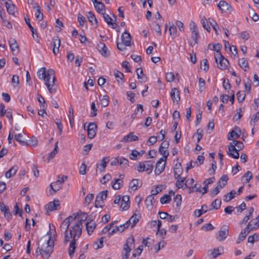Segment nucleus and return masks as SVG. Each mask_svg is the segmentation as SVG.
<instances>
[{"label":"nucleus","instance_id":"63","mask_svg":"<svg viewBox=\"0 0 259 259\" xmlns=\"http://www.w3.org/2000/svg\"><path fill=\"white\" fill-rule=\"evenodd\" d=\"M205 80L202 78H199V88L200 92H202L205 89Z\"/></svg>","mask_w":259,"mask_h":259},{"label":"nucleus","instance_id":"12","mask_svg":"<svg viewBox=\"0 0 259 259\" xmlns=\"http://www.w3.org/2000/svg\"><path fill=\"white\" fill-rule=\"evenodd\" d=\"M97 126L95 123H90L87 127L88 136L89 139L94 138L96 135Z\"/></svg>","mask_w":259,"mask_h":259},{"label":"nucleus","instance_id":"62","mask_svg":"<svg viewBox=\"0 0 259 259\" xmlns=\"http://www.w3.org/2000/svg\"><path fill=\"white\" fill-rule=\"evenodd\" d=\"M114 76L118 82H119V80H121L124 77L123 74L117 70H114Z\"/></svg>","mask_w":259,"mask_h":259},{"label":"nucleus","instance_id":"49","mask_svg":"<svg viewBox=\"0 0 259 259\" xmlns=\"http://www.w3.org/2000/svg\"><path fill=\"white\" fill-rule=\"evenodd\" d=\"M129 157L130 158L133 160H137L140 158L139 151L136 150H133Z\"/></svg>","mask_w":259,"mask_h":259},{"label":"nucleus","instance_id":"11","mask_svg":"<svg viewBox=\"0 0 259 259\" xmlns=\"http://www.w3.org/2000/svg\"><path fill=\"white\" fill-rule=\"evenodd\" d=\"M218 7L222 13L227 11L230 13L233 11L232 7L225 1H221L218 4Z\"/></svg>","mask_w":259,"mask_h":259},{"label":"nucleus","instance_id":"23","mask_svg":"<svg viewBox=\"0 0 259 259\" xmlns=\"http://www.w3.org/2000/svg\"><path fill=\"white\" fill-rule=\"evenodd\" d=\"M5 5L8 13L10 15H14L15 6L12 3L11 1H6V2H5Z\"/></svg>","mask_w":259,"mask_h":259},{"label":"nucleus","instance_id":"56","mask_svg":"<svg viewBox=\"0 0 259 259\" xmlns=\"http://www.w3.org/2000/svg\"><path fill=\"white\" fill-rule=\"evenodd\" d=\"M221 205V200L219 199H215L212 201L211 204V206L213 209H218L220 208Z\"/></svg>","mask_w":259,"mask_h":259},{"label":"nucleus","instance_id":"34","mask_svg":"<svg viewBox=\"0 0 259 259\" xmlns=\"http://www.w3.org/2000/svg\"><path fill=\"white\" fill-rule=\"evenodd\" d=\"M207 211V206L205 204L202 205L201 209H196L194 212V214L195 217L198 218L201 216V214L206 212Z\"/></svg>","mask_w":259,"mask_h":259},{"label":"nucleus","instance_id":"1","mask_svg":"<svg viewBox=\"0 0 259 259\" xmlns=\"http://www.w3.org/2000/svg\"><path fill=\"white\" fill-rule=\"evenodd\" d=\"M37 74L39 79L45 81V84L50 93H54L56 92V77L53 69H50L46 71V68L42 67L38 70Z\"/></svg>","mask_w":259,"mask_h":259},{"label":"nucleus","instance_id":"51","mask_svg":"<svg viewBox=\"0 0 259 259\" xmlns=\"http://www.w3.org/2000/svg\"><path fill=\"white\" fill-rule=\"evenodd\" d=\"M171 200L169 195L164 194L160 199L161 204H166L169 203Z\"/></svg>","mask_w":259,"mask_h":259},{"label":"nucleus","instance_id":"21","mask_svg":"<svg viewBox=\"0 0 259 259\" xmlns=\"http://www.w3.org/2000/svg\"><path fill=\"white\" fill-rule=\"evenodd\" d=\"M250 232V231L248 229V227H246L244 229H243L240 234L239 235L237 240L236 241V243L237 244L240 243L241 241L244 240L247 234Z\"/></svg>","mask_w":259,"mask_h":259},{"label":"nucleus","instance_id":"43","mask_svg":"<svg viewBox=\"0 0 259 259\" xmlns=\"http://www.w3.org/2000/svg\"><path fill=\"white\" fill-rule=\"evenodd\" d=\"M236 192L235 190H232L228 194L224 196V200L225 202H229L233 198H234Z\"/></svg>","mask_w":259,"mask_h":259},{"label":"nucleus","instance_id":"8","mask_svg":"<svg viewBox=\"0 0 259 259\" xmlns=\"http://www.w3.org/2000/svg\"><path fill=\"white\" fill-rule=\"evenodd\" d=\"M215 61L218 64V67L221 70L226 69L229 64L228 59L225 58L222 54H218V58L215 59Z\"/></svg>","mask_w":259,"mask_h":259},{"label":"nucleus","instance_id":"39","mask_svg":"<svg viewBox=\"0 0 259 259\" xmlns=\"http://www.w3.org/2000/svg\"><path fill=\"white\" fill-rule=\"evenodd\" d=\"M50 187L54 192V193H51L50 192V194L51 195H53L61 189V184L58 183L57 181H56V182L52 183L50 184Z\"/></svg>","mask_w":259,"mask_h":259},{"label":"nucleus","instance_id":"46","mask_svg":"<svg viewBox=\"0 0 259 259\" xmlns=\"http://www.w3.org/2000/svg\"><path fill=\"white\" fill-rule=\"evenodd\" d=\"M169 35H170L172 38H174L176 37L177 35V27L174 25H170L169 28Z\"/></svg>","mask_w":259,"mask_h":259},{"label":"nucleus","instance_id":"27","mask_svg":"<svg viewBox=\"0 0 259 259\" xmlns=\"http://www.w3.org/2000/svg\"><path fill=\"white\" fill-rule=\"evenodd\" d=\"M170 96L174 102L178 103L180 100L179 91L175 88L171 90Z\"/></svg>","mask_w":259,"mask_h":259},{"label":"nucleus","instance_id":"30","mask_svg":"<svg viewBox=\"0 0 259 259\" xmlns=\"http://www.w3.org/2000/svg\"><path fill=\"white\" fill-rule=\"evenodd\" d=\"M154 197L151 195H149L146 197L145 202L146 207L148 210H151L152 209L154 202Z\"/></svg>","mask_w":259,"mask_h":259},{"label":"nucleus","instance_id":"47","mask_svg":"<svg viewBox=\"0 0 259 259\" xmlns=\"http://www.w3.org/2000/svg\"><path fill=\"white\" fill-rule=\"evenodd\" d=\"M201 23L205 29H206L208 32L210 31V27L209 26L207 20L204 16L201 17Z\"/></svg>","mask_w":259,"mask_h":259},{"label":"nucleus","instance_id":"59","mask_svg":"<svg viewBox=\"0 0 259 259\" xmlns=\"http://www.w3.org/2000/svg\"><path fill=\"white\" fill-rule=\"evenodd\" d=\"M143 245L139 246L135 250H134V252L133 253V256L134 257H136L137 256H139L141 254L143 251Z\"/></svg>","mask_w":259,"mask_h":259},{"label":"nucleus","instance_id":"61","mask_svg":"<svg viewBox=\"0 0 259 259\" xmlns=\"http://www.w3.org/2000/svg\"><path fill=\"white\" fill-rule=\"evenodd\" d=\"M174 202L176 203L177 207H180L182 203V196L181 195L177 194L174 197Z\"/></svg>","mask_w":259,"mask_h":259},{"label":"nucleus","instance_id":"4","mask_svg":"<svg viewBox=\"0 0 259 259\" xmlns=\"http://www.w3.org/2000/svg\"><path fill=\"white\" fill-rule=\"evenodd\" d=\"M244 147L242 142L233 140L230 142L229 146V149L227 153L228 155L234 159H238L239 157V151Z\"/></svg>","mask_w":259,"mask_h":259},{"label":"nucleus","instance_id":"17","mask_svg":"<svg viewBox=\"0 0 259 259\" xmlns=\"http://www.w3.org/2000/svg\"><path fill=\"white\" fill-rule=\"evenodd\" d=\"M61 41L58 36L54 37L53 39L52 46L53 52L55 55H56L59 51Z\"/></svg>","mask_w":259,"mask_h":259},{"label":"nucleus","instance_id":"64","mask_svg":"<svg viewBox=\"0 0 259 259\" xmlns=\"http://www.w3.org/2000/svg\"><path fill=\"white\" fill-rule=\"evenodd\" d=\"M12 82L13 83V85L15 88L17 87L20 83L19 76L16 75H14L12 78Z\"/></svg>","mask_w":259,"mask_h":259},{"label":"nucleus","instance_id":"60","mask_svg":"<svg viewBox=\"0 0 259 259\" xmlns=\"http://www.w3.org/2000/svg\"><path fill=\"white\" fill-rule=\"evenodd\" d=\"M57 144H58V142L56 143L55 146L54 150L49 153V160L51 159H52L55 156V155L57 154V153L58 152V147Z\"/></svg>","mask_w":259,"mask_h":259},{"label":"nucleus","instance_id":"7","mask_svg":"<svg viewBox=\"0 0 259 259\" xmlns=\"http://www.w3.org/2000/svg\"><path fill=\"white\" fill-rule=\"evenodd\" d=\"M107 190H104L100 192L96 196L95 201L96 207H103L104 206V200L106 199L107 196Z\"/></svg>","mask_w":259,"mask_h":259},{"label":"nucleus","instance_id":"48","mask_svg":"<svg viewBox=\"0 0 259 259\" xmlns=\"http://www.w3.org/2000/svg\"><path fill=\"white\" fill-rule=\"evenodd\" d=\"M37 100L40 104V107L41 108H45L47 105L46 103L45 98L41 95H37Z\"/></svg>","mask_w":259,"mask_h":259},{"label":"nucleus","instance_id":"50","mask_svg":"<svg viewBox=\"0 0 259 259\" xmlns=\"http://www.w3.org/2000/svg\"><path fill=\"white\" fill-rule=\"evenodd\" d=\"M159 152L161 155H163V157L161 158H163L164 160H166L168 156L169 155V152L167 150V149H164L163 148H159Z\"/></svg>","mask_w":259,"mask_h":259},{"label":"nucleus","instance_id":"14","mask_svg":"<svg viewBox=\"0 0 259 259\" xmlns=\"http://www.w3.org/2000/svg\"><path fill=\"white\" fill-rule=\"evenodd\" d=\"M60 205V201L58 199H54L53 201L50 202L47 204L45 207L50 211H54L59 209Z\"/></svg>","mask_w":259,"mask_h":259},{"label":"nucleus","instance_id":"15","mask_svg":"<svg viewBox=\"0 0 259 259\" xmlns=\"http://www.w3.org/2000/svg\"><path fill=\"white\" fill-rule=\"evenodd\" d=\"M191 31V36L193 39L195 41V44H198V40L199 36V31L197 25L195 23H193L192 26L190 28Z\"/></svg>","mask_w":259,"mask_h":259},{"label":"nucleus","instance_id":"19","mask_svg":"<svg viewBox=\"0 0 259 259\" xmlns=\"http://www.w3.org/2000/svg\"><path fill=\"white\" fill-rule=\"evenodd\" d=\"M130 207V197L127 195L123 196L122 198L120 208L122 211L126 210Z\"/></svg>","mask_w":259,"mask_h":259},{"label":"nucleus","instance_id":"36","mask_svg":"<svg viewBox=\"0 0 259 259\" xmlns=\"http://www.w3.org/2000/svg\"><path fill=\"white\" fill-rule=\"evenodd\" d=\"M25 21L26 24L27 25V26L30 29L33 38H34L35 36H36V37H38V34L37 33V31L31 25L30 19L29 18H27V17H25Z\"/></svg>","mask_w":259,"mask_h":259},{"label":"nucleus","instance_id":"28","mask_svg":"<svg viewBox=\"0 0 259 259\" xmlns=\"http://www.w3.org/2000/svg\"><path fill=\"white\" fill-rule=\"evenodd\" d=\"M86 229L88 231V233L90 235L93 232L95 227L96 226V223L93 220L88 221L85 223Z\"/></svg>","mask_w":259,"mask_h":259},{"label":"nucleus","instance_id":"24","mask_svg":"<svg viewBox=\"0 0 259 259\" xmlns=\"http://www.w3.org/2000/svg\"><path fill=\"white\" fill-rule=\"evenodd\" d=\"M138 139V136L134 135L133 133L131 132L128 135L124 136L121 141L126 143L130 141H137Z\"/></svg>","mask_w":259,"mask_h":259},{"label":"nucleus","instance_id":"2","mask_svg":"<svg viewBox=\"0 0 259 259\" xmlns=\"http://www.w3.org/2000/svg\"><path fill=\"white\" fill-rule=\"evenodd\" d=\"M54 246V242L51 240L50 238L49 239L41 238L38 241L36 253L37 255H41L44 258L48 259L53 251Z\"/></svg>","mask_w":259,"mask_h":259},{"label":"nucleus","instance_id":"53","mask_svg":"<svg viewBox=\"0 0 259 259\" xmlns=\"http://www.w3.org/2000/svg\"><path fill=\"white\" fill-rule=\"evenodd\" d=\"M23 136L21 134H18L15 136L16 140L21 145H28V143L22 140Z\"/></svg>","mask_w":259,"mask_h":259},{"label":"nucleus","instance_id":"5","mask_svg":"<svg viewBox=\"0 0 259 259\" xmlns=\"http://www.w3.org/2000/svg\"><path fill=\"white\" fill-rule=\"evenodd\" d=\"M77 215V213H74L63 221L60 227V231L62 234H64L65 235L66 234H68V230L69 227L76 220Z\"/></svg>","mask_w":259,"mask_h":259},{"label":"nucleus","instance_id":"45","mask_svg":"<svg viewBox=\"0 0 259 259\" xmlns=\"http://www.w3.org/2000/svg\"><path fill=\"white\" fill-rule=\"evenodd\" d=\"M87 17L89 19V21L92 24H94L93 22L94 21L96 26L98 25V20H97V18H96L95 15L92 12H91V11L88 12Z\"/></svg>","mask_w":259,"mask_h":259},{"label":"nucleus","instance_id":"9","mask_svg":"<svg viewBox=\"0 0 259 259\" xmlns=\"http://www.w3.org/2000/svg\"><path fill=\"white\" fill-rule=\"evenodd\" d=\"M229 235V227L226 225H223L220 228L218 234L216 235V238L219 241H224Z\"/></svg>","mask_w":259,"mask_h":259},{"label":"nucleus","instance_id":"3","mask_svg":"<svg viewBox=\"0 0 259 259\" xmlns=\"http://www.w3.org/2000/svg\"><path fill=\"white\" fill-rule=\"evenodd\" d=\"M83 220L78 219L75 221L71 224L69 230V233L66 234L64 236V243H67L69 240L73 238V239H78L82 233Z\"/></svg>","mask_w":259,"mask_h":259},{"label":"nucleus","instance_id":"57","mask_svg":"<svg viewBox=\"0 0 259 259\" xmlns=\"http://www.w3.org/2000/svg\"><path fill=\"white\" fill-rule=\"evenodd\" d=\"M237 100L239 103L243 102L244 100L245 94L244 92L239 91L237 94Z\"/></svg>","mask_w":259,"mask_h":259},{"label":"nucleus","instance_id":"6","mask_svg":"<svg viewBox=\"0 0 259 259\" xmlns=\"http://www.w3.org/2000/svg\"><path fill=\"white\" fill-rule=\"evenodd\" d=\"M153 162L150 160L140 162L135 169L140 172L146 171H148V174H150L153 169Z\"/></svg>","mask_w":259,"mask_h":259},{"label":"nucleus","instance_id":"13","mask_svg":"<svg viewBox=\"0 0 259 259\" xmlns=\"http://www.w3.org/2000/svg\"><path fill=\"white\" fill-rule=\"evenodd\" d=\"M10 49L14 55H17L19 52V45L14 38H11L9 40Z\"/></svg>","mask_w":259,"mask_h":259},{"label":"nucleus","instance_id":"40","mask_svg":"<svg viewBox=\"0 0 259 259\" xmlns=\"http://www.w3.org/2000/svg\"><path fill=\"white\" fill-rule=\"evenodd\" d=\"M210 46L211 45H209L208 48L211 50L216 51V53L214 54V58L215 59H217V58H218V54H221L220 50L222 48V45L220 44H217L216 45H212V49L210 48Z\"/></svg>","mask_w":259,"mask_h":259},{"label":"nucleus","instance_id":"26","mask_svg":"<svg viewBox=\"0 0 259 259\" xmlns=\"http://www.w3.org/2000/svg\"><path fill=\"white\" fill-rule=\"evenodd\" d=\"M121 40L124 44L128 47L131 46V36L130 34L126 31L124 32L121 35Z\"/></svg>","mask_w":259,"mask_h":259},{"label":"nucleus","instance_id":"29","mask_svg":"<svg viewBox=\"0 0 259 259\" xmlns=\"http://www.w3.org/2000/svg\"><path fill=\"white\" fill-rule=\"evenodd\" d=\"M137 77L141 82H145L147 80V76L143 74V69L141 68H138L136 69Z\"/></svg>","mask_w":259,"mask_h":259},{"label":"nucleus","instance_id":"16","mask_svg":"<svg viewBox=\"0 0 259 259\" xmlns=\"http://www.w3.org/2000/svg\"><path fill=\"white\" fill-rule=\"evenodd\" d=\"M97 49L101 54L105 57L108 56L110 54L109 51L103 42H100L98 45Z\"/></svg>","mask_w":259,"mask_h":259},{"label":"nucleus","instance_id":"37","mask_svg":"<svg viewBox=\"0 0 259 259\" xmlns=\"http://www.w3.org/2000/svg\"><path fill=\"white\" fill-rule=\"evenodd\" d=\"M77 239H73L70 242L69 248V254L71 257L72 255L74 254V250L76 248V242Z\"/></svg>","mask_w":259,"mask_h":259},{"label":"nucleus","instance_id":"44","mask_svg":"<svg viewBox=\"0 0 259 259\" xmlns=\"http://www.w3.org/2000/svg\"><path fill=\"white\" fill-rule=\"evenodd\" d=\"M105 21L108 24V25L111 26L112 28H114V23L112 22V19L109 16L108 14H106L105 12L102 14Z\"/></svg>","mask_w":259,"mask_h":259},{"label":"nucleus","instance_id":"54","mask_svg":"<svg viewBox=\"0 0 259 259\" xmlns=\"http://www.w3.org/2000/svg\"><path fill=\"white\" fill-rule=\"evenodd\" d=\"M259 119V113L257 112L255 114H253L250 121V124L251 126H254L255 123Z\"/></svg>","mask_w":259,"mask_h":259},{"label":"nucleus","instance_id":"22","mask_svg":"<svg viewBox=\"0 0 259 259\" xmlns=\"http://www.w3.org/2000/svg\"><path fill=\"white\" fill-rule=\"evenodd\" d=\"M109 161L110 158L109 156L104 157L101 160L100 164L99 165L97 164V168L100 166L99 170L100 172H102L103 171H104L105 168L107 166V164L109 163Z\"/></svg>","mask_w":259,"mask_h":259},{"label":"nucleus","instance_id":"41","mask_svg":"<svg viewBox=\"0 0 259 259\" xmlns=\"http://www.w3.org/2000/svg\"><path fill=\"white\" fill-rule=\"evenodd\" d=\"M96 10L100 14H103L105 11V5L102 2L98 3L94 6Z\"/></svg>","mask_w":259,"mask_h":259},{"label":"nucleus","instance_id":"38","mask_svg":"<svg viewBox=\"0 0 259 259\" xmlns=\"http://www.w3.org/2000/svg\"><path fill=\"white\" fill-rule=\"evenodd\" d=\"M99 99L100 100V103L103 107H106L108 105L109 103V97L108 95H104L102 96L100 95L99 96Z\"/></svg>","mask_w":259,"mask_h":259},{"label":"nucleus","instance_id":"25","mask_svg":"<svg viewBox=\"0 0 259 259\" xmlns=\"http://www.w3.org/2000/svg\"><path fill=\"white\" fill-rule=\"evenodd\" d=\"M183 172V169L181 163H177L174 169V175L175 179H178Z\"/></svg>","mask_w":259,"mask_h":259},{"label":"nucleus","instance_id":"20","mask_svg":"<svg viewBox=\"0 0 259 259\" xmlns=\"http://www.w3.org/2000/svg\"><path fill=\"white\" fill-rule=\"evenodd\" d=\"M246 227H248V229L251 231L253 230H256L259 227V215L255 219L251 220L247 224Z\"/></svg>","mask_w":259,"mask_h":259},{"label":"nucleus","instance_id":"32","mask_svg":"<svg viewBox=\"0 0 259 259\" xmlns=\"http://www.w3.org/2000/svg\"><path fill=\"white\" fill-rule=\"evenodd\" d=\"M139 215L140 214L138 213V214H136L135 212L132 217L131 218L127 221V222L130 225L131 224V228H133L134 226H135V225L137 224V223L139 220Z\"/></svg>","mask_w":259,"mask_h":259},{"label":"nucleus","instance_id":"33","mask_svg":"<svg viewBox=\"0 0 259 259\" xmlns=\"http://www.w3.org/2000/svg\"><path fill=\"white\" fill-rule=\"evenodd\" d=\"M142 185V183L138 179H133L130 183V187L134 191L137 190Z\"/></svg>","mask_w":259,"mask_h":259},{"label":"nucleus","instance_id":"52","mask_svg":"<svg viewBox=\"0 0 259 259\" xmlns=\"http://www.w3.org/2000/svg\"><path fill=\"white\" fill-rule=\"evenodd\" d=\"M119 165L121 168H125L128 166V160L124 157H121L119 159Z\"/></svg>","mask_w":259,"mask_h":259},{"label":"nucleus","instance_id":"42","mask_svg":"<svg viewBox=\"0 0 259 259\" xmlns=\"http://www.w3.org/2000/svg\"><path fill=\"white\" fill-rule=\"evenodd\" d=\"M238 63L242 69H243L244 71H246L247 68H248V61L246 60L245 58H242L239 59L238 60Z\"/></svg>","mask_w":259,"mask_h":259},{"label":"nucleus","instance_id":"35","mask_svg":"<svg viewBox=\"0 0 259 259\" xmlns=\"http://www.w3.org/2000/svg\"><path fill=\"white\" fill-rule=\"evenodd\" d=\"M18 170V166L17 165H14L9 170H8L5 174V176L7 178H10L11 177L15 175Z\"/></svg>","mask_w":259,"mask_h":259},{"label":"nucleus","instance_id":"18","mask_svg":"<svg viewBox=\"0 0 259 259\" xmlns=\"http://www.w3.org/2000/svg\"><path fill=\"white\" fill-rule=\"evenodd\" d=\"M240 134V129L238 127L236 126L235 127L234 130H232V131L229 133L228 139L229 140H232L233 139H238V138H239Z\"/></svg>","mask_w":259,"mask_h":259},{"label":"nucleus","instance_id":"55","mask_svg":"<svg viewBox=\"0 0 259 259\" xmlns=\"http://www.w3.org/2000/svg\"><path fill=\"white\" fill-rule=\"evenodd\" d=\"M201 69L204 71H207L209 69V65L208 64L207 60L206 59H203L201 62L200 65Z\"/></svg>","mask_w":259,"mask_h":259},{"label":"nucleus","instance_id":"31","mask_svg":"<svg viewBox=\"0 0 259 259\" xmlns=\"http://www.w3.org/2000/svg\"><path fill=\"white\" fill-rule=\"evenodd\" d=\"M132 247L124 244L123 246V251L121 254V259H128L130 253L132 250Z\"/></svg>","mask_w":259,"mask_h":259},{"label":"nucleus","instance_id":"10","mask_svg":"<svg viewBox=\"0 0 259 259\" xmlns=\"http://www.w3.org/2000/svg\"><path fill=\"white\" fill-rule=\"evenodd\" d=\"M163 159L160 158L156 163L154 172L157 176L159 175L165 168L166 160H164Z\"/></svg>","mask_w":259,"mask_h":259},{"label":"nucleus","instance_id":"58","mask_svg":"<svg viewBox=\"0 0 259 259\" xmlns=\"http://www.w3.org/2000/svg\"><path fill=\"white\" fill-rule=\"evenodd\" d=\"M120 182H122V180L116 179L114 182H112V187L115 190H118L120 188Z\"/></svg>","mask_w":259,"mask_h":259}]
</instances>
